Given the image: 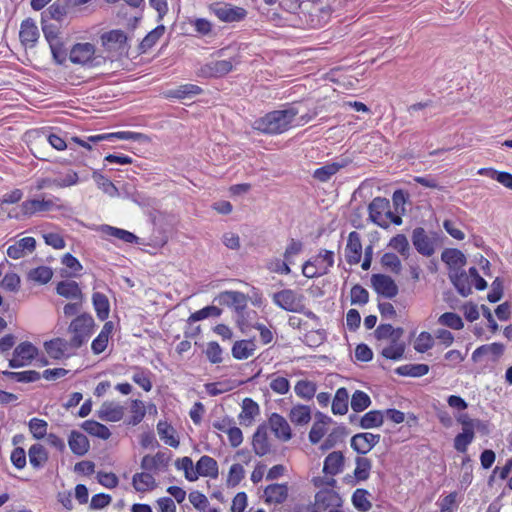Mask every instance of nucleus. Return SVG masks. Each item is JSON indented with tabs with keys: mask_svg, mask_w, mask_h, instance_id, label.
Returning a JSON list of instances; mask_svg holds the SVG:
<instances>
[{
	"mask_svg": "<svg viewBox=\"0 0 512 512\" xmlns=\"http://www.w3.org/2000/svg\"><path fill=\"white\" fill-rule=\"evenodd\" d=\"M298 114V108L291 105L286 109L275 110L256 119L253 122L252 127L264 134H281L292 127Z\"/></svg>",
	"mask_w": 512,
	"mask_h": 512,
	"instance_id": "nucleus-1",
	"label": "nucleus"
},
{
	"mask_svg": "<svg viewBox=\"0 0 512 512\" xmlns=\"http://www.w3.org/2000/svg\"><path fill=\"white\" fill-rule=\"evenodd\" d=\"M369 219L381 228H388L391 223L402 224V218L391 211L390 201L384 197L374 198L369 206Z\"/></svg>",
	"mask_w": 512,
	"mask_h": 512,
	"instance_id": "nucleus-2",
	"label": "nucleus"
},
{
	"mask_svg": "<svg viewBox=\"0 0 512 512\" xmlns=\"http://www.w3.org/2000/svg\"><path fill=\"white\" fill-rule=\"evenodd\" d=\"M69 60L76 65L94 68L106 62V58L97 55L95 46L89 42H80L72 46L69 52Z\"/></svg>",
	"mask_w": 512,
	"mask_h": 512,
	"instance_id": "nucleus-3",
	"label": "nucleus"
},
{
	"mask_svg": "<svg viewBox=\"0 0 512 512\" xmlns=\"http://www.w3.org/2000/svg\"><path fill=\"white\" fill-rule=\"evenodd\" d=\"M95 322L93 317L88 313L77 316L69 325V332L72 334V346L77 349L88 341L93 333Z\"/></svg>",
	"mask_w": 512,
	"mask_h": 512,
	"instance_id": "nucleus-4",
	"label": "nucleus"
},
{
	"mask_svg": "<svg viewBox=\"0 0 512 512\" xmlns=\"http://www.w3.org/2000/svg\"><path fill=\"white\" fill-rule=\"evenodd\" d=\"M101 44L110 58L128 53L127 36L122 30H111L102 34Z\"/></svg>",
	"mask_w": 512,
	"mask_h": 512,
	"instance_id": "nucleus-5",
	"label": "nucleus"
},
{
	"mask_svg": "<svg viewBox=\"0 0 512 512\" xmlns=\"http://www.w3.org/2000/svg\"><path fill=\"white\" fill-rule=\"evenodd\" d=\"M275 305L288 312H304L305 296L293 289H283L273 294Z\"/></svg>",
	"mask_w": 512,
	"mask_h": 512,
	"instance_id": "nucleus-6",
	"label": "nucleus"
},
{
	"mask_svg": "<svg viewBox=\"0 0 512 512\" xmlns=\"http://www.w3.org/2000/svg\"><path fill=\"white\" fill-rule=\"evenodd\" d=\"M248 296L240 291L227 290L219 293L214 302L221 306L233 309L238 315H242L248 304Z\"/></svg>",
	"mask_w": 512,
	"mask_h": 512,
	"instance_id": "nucleus-7",
	"label": "nucleus"
},
{
	"mask_svg": "<svg viewBox=\"0 0 512 512\" xmlns=\"http://www.w3.org/2000/svg\"><path fill=\"white\" fill-rule=\"evenodd\" d=\"M210 9L223 22H239L247 16L244 8L227 3L213 4Z\"/></svg>",
	"mask_w": 512,
	"mask_h": 512,
	"instance_id": "nucleus-8",
	"label": "nucleus"
},
{
	"mask_svg": "<svg viewBox=\"0 0 512 512\" xmlns=\"http://www.w3.org/2000/svg\"><path fill=\"white\" fill-rule=\"evenodd\" d=\"M37 355V348L30 342L20 343L13 352V357L9 360L11 368H18L29 365Z\"/></svg>",
	"mask_w": 512,
	"mask_h": 512,
	"instance_id": "nucleus-9",
	"label": "nucleus"
},
{
	"mask_svg": "<svg viewBox=\"0 0 512 512\" xmlns=\"http://www.w3.org/2000/svg\"><path fill=\"white\" fill-rule=\"evenodd\" d=\"M46 353L53 359L71 356L77 348L72 346L71 340L55 338L44 343Z\"/></svg>",
	"mask_w": 512,
	"mask_h": 512,
	"instance_id": "nucleus-10",
	"label": "nucleus"
},
{
	"mask_svg": "<svg viewBox=\"0 0 512 512\" xmlns=\"http://www.w3.org/2000/svg\"><path fill=\"white\" fill-rule=\"evenodd\" d=\"M412 243L418 253L423 256L430 257L435 252V242L433 238L427 235L426 231L417 227L412 233Z\"/></svg>",
	"mask_w": 512,
	"mask_h": 512,
	"instance_id": "nucleus-11",
	"label": "nucleus"
},
{
	"mask_svg": "<svg viewBox=\"0 0 512 512\" xmlns=\"http://www.w3.org/2000/svg\"><path fill=\"white\" fill-rule=\"evenodd\" d=\"M380 441L379 434L358 433L351 438V447L359 454H366Z\"/></svg>",
	"mask_w": 512,
	"mask_h": 512,
	"instance_id": "nucleus-12",
	"label": "nucleus"
},
{
	"mask_svg": "<svg viewBox=\"0 0 512 512\" xmlns=\"http://www.w3.org/2000/svg\"><path fill=\"white\" fill-rule=\"evenodd\" d=\"M371 282L375 291L386 298H393L398 294V286L390 276L374 274Z\"/></svg>",
	"mask_w": 512,
	"mask_h": 512,
	"instance_id": "nucleus-13",
	"label": "nucleus"
},
{
	"mask_svg": "<svg viewBox=\"0 0 512 512\" xmlns=\"http://www.w3.org/2000/svg\"><path fill=\"white\" fill-rule=\"evenodd\" d=\"M19 38L22 45L26 48L35 47L39 38V30L32 18H27L22 21L20 25Z\"/></svg>",
	"mask_w": 512,
	"mask_h": 512,
	"instance_id": "nucleus-14",
	"label": "nucleus"
},
{
	"mask_svg": "<svg viewBox=\"0 0 512 512\" xmlns=\"http://www.w3.org/2000/svg\"><path fill=\"white\" fill-rule=\"evenodd\" d=\"M269 427L275 437L283 442H287L292 437V432L287 420L278 413H273L268 420Z\"/></svg>",
	"mask_w": 512,
	"mask_h": 512,
	"instance_id": "nucleus-15",
	"label": "nucleus"
},
{
	"mask_svg": "<svg viewBox=\"0 0 512 512\" xmlns=\"http://www.w3.org/2000/svg\"><path fill=\"white\" fill-rule=\"evenodd\" d=\"M362 256V243L360 234L352 231L348 235V241L345 249L346 261L350 265L358 264Z\"/></svg>",
	"mask_w": 512,
	"mask_h": 512,
	"instance_id": "nucleus-16",
	"label": "nucleus"
},
{
	"mask_svg": "<svg viewBox=\"0 0 512 512\" xmlns=\"http://www.w3.org/2000/svg\"><path fill=\"white\" fill-rule=\"evenodd\" d=\"M36 248L33 237H24L7 248V255L12 259H20L32 253Z\"/></svg>",
	"mask_w": 512,
	"mask_h": 512,
	"instance_id": "nucleus-17",
	"label": "nucleus"
},
{
	"mask_svg": "<svg viewBox=\"0 0 512 512\" xmlns=\"http://www.w3.org/2000/svg\"><path fill=\"white\" fill-rule=\"evenodd\" d=\"M56 207L53 199H29L21 204V212L25 216H31L38 212L51 211Z\"/></svg>",
	"mask_w": 512,
	"mask_h": 512,
	"instance_id": "nucleus-18",
	"label": "nucleus"
},
{
	"mask_svg": "<svg viewBox=\"0 0 512 512\" xmlns=\"http://www.w3.org/2000/svg\"><path fill=\"white\" fill-rule=\"evenodd\" d=\"M125 408L119 403L105 401L97 411L98 417L103 421L117 422L124 416Z\"/></svg>",
	"mask_w": 512,
	"mask_h": 512,
	"instance_id": "nucleus-19",
	"label": "nucleus"
},
{
	"mask_svg": "<svg viewBox=\"0 0 512 512\" xmlns=\"http://www.w3.org/2000/svg\"><path fill=\"white\" fill-rule=\"evenodd\" d=\"M121 139V140H132V141H146L148 137L142 133L132 132V131H120L114 133H105L99 135H93L89 137V140L92 143H98L104 140H113V139Z\"/></svg>",
	"mask_w": 512,
	"mask_h": 512,
	"instance_id": "nucleus-20",
	"label": "nucleus"
},
{
	"mask_svg": "<svg viewBox=\"0 0 512 512\" xmlns=\"http://www.w3.org/2000/svg\"><path fill=\"white\" fill-rule=\"evenodd\" d=\"M232 69V60H212L203 66L202 73L209 77H222Z\"/></svg>",
	"mask_w": 512,
	"mask_h": 512,
	"instance_id": "nucleus-21",
	"label": "nucleus"
},
{
	"mask_svg": "<svg viewBox=\"0 0 512 512\" xmlns=\"http://www.w3.org/2000/svg\"><path fill=\"white\" fill-rule=\"evenodd\" d=\"M265 502L269 504H281L288 497L287 484H271L264 490Z\"/></svg>",
	"mask_w": 512,
	"mask_h": 512,
	"instance_id": "nucleus-22",
	"label": "nucleus"
},
{
	"mask_svg": "<svg viewBox=\"0 0 512 512\" xmlns=\"http://www.w3.org/2000/svg\"><path fill=\"white\" fill-rule=\"evenodd\" d=\"M169 457L163 452H157L154 456L145 455L141 460V468L144 471H158L168 466Z\"/></svg>",
	"mask_w": 512,
	"mask_h": 512,
	"instance_id": "nucleus-23",
	"label": "nucleus"
},
{
	"mask_svg": "<svg viewBox=\"0 0 512 512\" xmlns=\"http://www.w3.org/2000/svg\"><path fill=\"white\" fill-rule=\"evenodd\" d=\"M504 352V345L501 343L485 344L478 347L472 353V360L474 362L480 361L483 356H491L492 361L496 362Z\"/></svg>",
	"mask_w": 512,
	"mask_h": 512,
	"instance_id": "nucleus-24",
	"label": "nucleus"
},
{
	"mask_svg": "<svg viewBox=\"0 0 512 512\" xmlns=\"http://www.w3.org/2000/svg\"><path fill=\"white\" fill-rule=\"evenodd\" d=\"M344 455L340 451L331 452L324 460L323 472L335 476L342 472Z\"/></svg>",
	"mask_w": 512,
	"mask_h": 512,
	"instance_id": "nucleus-25",
	"label": "nucleus"
},
{
	"mask_svg": "<svg viewBox=\"0 0 512 512\" xmlns=\"http://www.w3.org/2000/svg\"><path fill=\"white\" fill-rule=\"evenodd\" d=\"M57 293L69 300H83V294L75 281H60L56 287Z\"/></svg>",
	"mask_w": 512,
	"mask_h": 512,
	"instance_id": "nucleus-26",
	"label": "nucleus"
},
{
	"mask_svg": "<svg viewBox=\"0 0 512 512\" xmlns=\"http://www.w3.org/2000/svg\"><path fill=\"white\" fill-rule=\"evenodd\" d=\"M68 444L71 451L78 456L86 454L90 447L87 437L78 431L71 432Z\"/></svg>",
	"mask_w": 512,
	"mask_h": 512,
	"instance_id": "nucleus-27",
	"label": "nucleus"
},
{
	"mask_svg": "<svg viewBox=\"0 0 512 512\" xmlns=\"http://www.w3.org/2000/svg\"><path fill=\"white\" fill-rule=\"evenodd\" d=\"M132 485L137 492H147L155 489L157 483L150 473L140 472L133 475Z\"/></svg>",
	"mask_w": 512,
	"mask_h": 512,
	"instance_id": "nucleus-28",
	"label": "nucleus"
},
{
	"mask_svg": "<svg viewBox=\"0 0 512 512\" xmlns=\"http://www.w3.org/2000/svg\"><path fill=\"white\" fill-rule=\"evenodd\" d=\"M114 329V325L111 321L104 324L99 335L92 341L91 349L94 354L102 353L108 344L109 337Z\"/></svg>",
	"mask_w": 512,
	"mask_h": 512,
	"instance_id": "nucleus-29",
	"label": "nucleus"
},
{
	"mask_svg": "<svg viewBox=\"0 0 512 512\" xmlns=\"http://www.w3.org/2000/svg\"><path fill=\"white\" fill-rule=\"evenodd\" d=\"M196 468L200 476L217 478L218 477V464L217 461L207 455L202 456L196 463Z\"/></svg>",
	"mask_w": 512,
	"mask_h": 512,
	"instance_id": "nucleus-30",
	"label": "nucleus"
},
{
	"mask_svg": "<svg viewBox=\"0 0 512 512\" xmlns=\"http://www.w3.org/2000/svg\"><path fill=\"white\" fill-rule=\"evenodd\" d=\"M253 449L259 456H264L270 451V443L265 427H259L253 435Z\"/></svg>",
	"mask_w": 512,
	"mask_h": 512,
	"instance_id": "nucleus-31",
	"label": "nucleus"
},
{
	"mask_svg": "<svg viewBox=\"0 0 512 512\" xmlns=\"http://www.w3.org/2000/svg\"><path fill=\"white\" fill-rule=\"evenodd\" d=\"M449 277L460 295H462L463 297H467L468 295L471 294V280L469 279L467 273H465L464 271L455 272L453 274H450Z\"/></svg>",
	"mask_w": 512,
	"mask_h": 512,
	"instance_id": "nucleus-32",
	"label": "nucleus"
},
{
	"mask_svg": "<svg viewBox=\"0 0 512 512\" xmlns=\"http://www.w3.org/2000/svg\"><path fill=\"white\" fill-rule=\"evenodd\" d=\"M92 303L97 317L102 321L106 320L110 313V303L107 296L100 292H94L92 295Z\"/></svg>",
	"mask_w": 512,
	"mask_h": 512,
	"instance_id": "nucleus-33",
	"label": "nucleus"
},
{
	"mask_svg": "<svg viewBox=\"0 0 512 512\" xmlns=\"http://www.w3.org/2000/svg\"><path fill=\"white\" fill-rule=\"evenodd\" d=\"M345 166V162H333L326 164L320 168H317L313 173V177L320 182H327L333 175H335L341 168Z\"/></svg>",
	"mask_w": 512,
	"mask_h": 512,
	"instance_id": "nucleus-34",
	"label": "nucleus"
},
{
	"mask_svg": "<svg viewBox=\"0 0 512 512\" xmlns=\"http://www.w3.org/2000/svg\"><path fill=\"white\" fill-rule=\"evenodd\" d=\"M87 179V176L80 177L74 170H68L55 178L52 183L58 188H66L77 185L80 181H86Z\"/></svg>",
	"mask_w": 512,
	"mask_h": 512,
	"instance_id": "nucleus-35",
	"label": "nucleus"
},
{
	"mask_svg": "<svg viewBox=\"0 0 512 512\" xmlns=\"http://www.w3.org/2000/svg\"><path fill=\"white\" fill-rule=\"evenodd\" d=\"M441 259L451 268L464 266L466 263L465 255L458 249H445L441 254Z\"/></svg>",
	"mask_w": 512,
	"mask_h": 512,
	"instance_id": "nucleus-36",
	"label": "nucleus"
},
{
	"mask_svg": "<svg viewBox=\"0 0 512 512\" xmlns=\"http://www.w3.org/2000/svg\"><path fill=\"white\" fill-rule=\"evenodd\" d=\"M29 462L33 468L39 469L48 460L46 449L41 444H34L28 451Z\"/></svg>",
	"mask_w": 512,
	"mask_h": 512,
	"instance_id": "nucleus-37",
	"label": "nucleus"
},
{
	"mask_svg": "<svg viewBox=\"0 0 512 512\" xmlns=\"http://www.w3.org/2000/svg\"><path fill=\"white\" fill-rule=\"evenodd\" d=\"M349 394L347 389L339 388L332 401V412L336 415H344L348 410Z\"/></svg>",
	"mask_w": 512,
	"mask_h": 512,
	"instance_id": "nucleus-38",
	"label": "nucleus"
},
{
	"mask_svg": "<svg viewBox=\"0 0 512 512\" xmlns=\"http://www.w3.org/2000/svg\"><path fill=\"white\" fill-rule=\"evenodd\" d=\"M255 344L252 341L241 340L235 342L232 347V355L235 359L244 360L253 355Z\"/></svg>",
	"mask_w": 512,
	"mask_h": 512,
	"instance_id": "nucleus-39",
	"label": "nucleus"
},
{
	"mask_svg": "<svg viewBox=\"0 0 512 512\" xmlns=\"http://www.w3.org/2000/svg\"><path fill=\"white\" fill-rule=\"evenodd\" d=\"M289 417L292 423L305 425L311 420V409L307 405H296L291 409Z\"/></svg>",
	"mask_w": 512,
	"mask_h": 512,
	"instance_id": "nucleus-40",
	"label": "nucleus"
},
{
	"mask_svg": "<svg viewBox=\"0 0 512 512\" xmlns=\"http://www.w3.org/2000/svg\"><path fill=\"white\" fill-rule=\"evenodd\" d=\"M157 432L162 441L165 444L177 448L179 446V440L174 436L175 430L167 422L160 421L157 424Z\"/></svg>",
	"mask_w": 512,
	"mask_h": 512,
	"instance_id": "nucleus-41",
	"label": "nucleus"
},
{
	"mask_svg": "<svg viewBox=\"0 0 512 512\" xmlns=\"http://www.w3.org/2000/svg\"><path fill=\"white\" fill-rule=\"evenodd\" d=\"M355 464L356 467L353 472L355 479L358 482L366 481L370 476L372 468L371 460L366 457H356Z\"/></svg>",
	"mask_w": 512,
	"mask_h": 512,
	"instance_id": "nucleus-42",
	"label": "nucleus"
},
{
	"mask_svg": "<svg viewBox=\"0 0 512 512\" xmlns=\"http://www.w3.org/2000/svg\"><path fill=\"white\" fill-rule=\"evenodd\" d=\"M82 428L90 435L99 437L103 440H106L111 436V432L108 427L94 420L85 421L82 424Z\"/></svg>",
	"mask_w": 512,
	"mask_h": 512,
	"instance_id": "nucleus-43",
	"label": "nucleus"
},
{
	"mask_svg": "<svg viewBox=\"0 0 512 512\" xmlns=\"http://www.w3.org/2000/svg\"><path fill=\"white\" fill-rule=\"evenodd\" d=\"M92 178L95 181L98 188L101 189L105 194H107L110 197L118 196V189L110 179H108L107 177H105L104 175L100 174L97 171L93 172Z\"/></svg>",
	"mask_w": 512,
	"mask_h": 512,
	"instance_id": "nucleus-44",
	"label": "nucleus"
},
{
	"mask_svg": "<svg viewBox=\"0 0 512 512\" xmlns=\"http://www.w3.org/2000/svg\"><path fill=\"white\" fill-rule=\"evenodd\" d=\"M429 372L427 364H406L396 369V373L401 376L421 377Z\"/></svg>",
	"mask_w": 512,
	"mask_h": 512,
	"instance_id": "nucleus-45",
	"label": "nucleus"
},
{
	"mask_svg": "<svg viewBox=\"0 0 512 512\" xmlns=\"http://www.w3.org/2000/svg\"><path fill=\"white\" fill-rule=\"evenodd\" d=\"M202 92V89L194 84L181 85L176 89L170 90L167 94L168 97L185 99L194 95H198Z\"/></svg>",
	"mask_w": 512,
	"mask_h": 512,
	"instance_id": "nucleus-46",
	"label": "nucleus"
},
{
	"mask_svg": "<svg viewBox=\"0 0 512 512\" xmlns=\"http://www.w3.org/2000/svg\"><path fill=\"white\" fill-rule=\"evenodd\" d=\"M294 390L298 397L309 400L314 397L316 390H317V386L312 381L299 380L296 383Z\"/></svg>",
	"mask_w": 512,
	"mask_h": 512,
	"instance_id": "nucleus-47",
	"label": "nucleus"
},
{
	"mask_svg": "<svg viewBox=\"0 0 512 512\" xmlns=\"http://www.w3.org/2000/svg\"><path fill=\"white\" fill-rule=\"evenodd\" d=\"M389 247L397 251L404 259H407L410 255V245L408 239L403 234H397L390 242Z\"/></svg>",
	"mask_w": 512,
	"mask_h": 512,
	"instance_id": "nucleus-48",
	"label": "nucleus"
},
{
	"mask_svg": "<svg viewBox=\"0 0 512 512\" xmlns=\"http://www.w3.org/2000/svg\"><path fill=\"white\" fill-rule=\"evenodd\" d=\"M369 493L365 489H357L352 495L354 507L361 512H367L371 509L372 504L368 499Z\"/></svg>",
	"mask_w": 512,
	"mask_h": 512,
	"instance_id": "nucleus-49",
	"label": "nucleus"
},
{
	"mask_svg": "<svg viewBox=\"0 0 512 512\" xmlns=\"http://www.w3.org/2000/svg\"><path fill=\"white\" fill-rule=\"evenodd\" d=\"M382 423L383 414L379 410L369 411L360 419V427L363 429L379 427Z\"/></svg>",
	"mask_w": 512,
	"mask_h": 512,
	"instance_id": "nucleus-50",
	"label": "nucleus"
},
{
	"mask_svg": "<svg viewBox=\"0 0 512 512\" xmlns=\"http://www.w3.org/2000/svg\"><path fill=\"white\" fill-rule=\"evenodd\" d=\"M102 231L104 233H106L107 235L115 237V238L122 240L123 242H126V243H133V242L137 241V239H138L136 235H134L133 233H131L127 230L112 227L109 225H104L102 227Z\"/></svg>",
	"mask_w": 512,
	"mask_h": 512,
	"instance_id": "nucleus-51",
	"label": "nucleus"
},
{
	"mask_svg": "<svg viewBox=\"0 0 512 512\" xmlns=\"http://www.w3.org/2000/svg\"><path fill=\"white\" fill-rule=\"evenodd\" d=\"M268 378L270 379L269 386L274 393L284 395L289 392L290 382L287 378L277 374H271Z\"/></svg>",
	"mask_w": 512,
	"mask_h": 512,
	"instance_id": "nucleus-52",
	"label": "nucleus"
},
{
	"mask_svg": "<svg viewBox=\"0 0 512 512\" xmlns=\"http://www.w3.org/2000/svg\"><path fill=\"white\" fill-rule=\"evenodd\" d=\"M165 27L163 25L157 26L155 29L150 31L140 43V48L143 52L151 49L157 41L163 36Z\"/></svg>",
	"mask_w": 512,
	"mask_h": 512,
	"instance_id": "nucleus-53",
	"label": "nucleus"
},
{
	"mask_svg": "<svg viewBox=\"0 0 512 512\" xmlns=\"http://www.w3.org/2000/svg\"><path fill=\"white\" fill-rule=\"evenodd\" d=\"M433 336L426 331L421 332L414 340L413 347L418 353H425L434 346Z\"/></svg>",
	"mask_w": 512,
	"mask_h": 512,
	"instance_id": "nucleus-54",
	"label": "nucleus"
},
{
	"mask_svg": "<svg viewBox=\"0 0 512 512\" xmlns=\"http://www.w3.org/2000/svg\"><path fill=\"white\" fill-rule=\"evenodd\" d=\"M438 323L453 330H460L464 326L462 318L454 312L443 313L438 318Z\"/></svg>",
	"mask_w": 512,
	"mask_h": 512,
	"instance_id": "nucleus-55",
	"label": "nucleus"
},
{
	"mask_svg": "<svg viewBox=\"0 0 512 512\" xmlns=\"http://www.w3.org/2000/svg\"><path fill=\"white\" fill-rule=\"evenodd\" d=\"M222 313V310L217 306H206L194 313H192L188 318V323L197 322L208 317H219Z\"/></svg>",
	"mask_w": 512,
	"mask_h": 512,
	"instance_id": "nucleus-56",
	"label": "nucleus"
},
{
	"mask_svg": "<svg viewBox=\"0 0 512 512\" xmlns=\"http://www.w3.org/2000/svg\"><path fill=\"white\" fill-rule=\"evenodd\" d=\"M3 374L17 382L30 383L41 378V374L35 370H27L22 372L4 371Z\"/></svg>",
	"mask_w": 512,
	"mask_h": 512,
	"instance_id": "nucleus-57",
	"label": "nucleus"
},
{
	"mask_svg": "<svg viewBox=\"0 0 512 512\" xmlns=\"http://www.w3.org/2000/svg\"><path fill=\"white\" fill-rule=\"evenodd\" d=\"M53 276V272L49 267L40 266L35 269H32L28 273V278L31 281L37 282L39 284L48 283Z\"/></svg>",
	"mask_w": 512,
	"mask_h": 512,
	"instance_id": "nucleus-58",
	"label": "nucleus"
},
{
	"mask_svg": "<svg viewBox=\"0 0 512 512\" xmlns=\"http://www.w3.org/2000/svg\"><path fill=\"white\" fill-rule=\"evenodd\" d=\"M397 340L398 339L392 340V343L390 345L382 349V356L391 360H398L402 358L405 351V346L403 343H400Z\"/></svg>",
	"mask_w": 512,
	"mask_h": 512,
	"instance_id": "nucleus-59",
	"label": "nucleus"
},
{
	"mask_svg": "<svg viewBox=\"0 0 512 512\" xmlns=\"http://www.w3.org/2000/svg\"><path fill=\"white\" fill-rule=\"evenodd\" d=\"M371 404L370 397L363 391L357 390L351 398V408L355 412L364 411Z\"/></svg>",
	"mask_w": 512,
	"mask_h": 512,
	"instance_id": "nucleus-60",
	"label": "nucleus"
},
{
	"mask_svg": "<svg viewBox=\"0 0 512 512\" xmlns=\"http://www.w3.org/2000/svg\"><path fill=\"white\" fill-rule=\"evenodd\" d=\"M402 334V328L394 329L393 326L390 324H381L375 330V335L377 339L392 338V340H394L399 339Z\"/></svg>",
	"mask_w": 512,
	"mask_h": 512,
	"instance_id": "nucleus-61",
	"label": "nucleus"
},
{
	"mask_svg": "<svg viewBox=\"0 0 512 512\" xmlns=\"http://www.w3.org/2000/svg\"><path fill=\"white\" fill-rule=\"evenodd\" d=\"M346 435L345 428H336L331 433L328 434L324 442L321 444L320 448L322 451L329 450L336 446L339 442L343 440Z\"/></svg>",
	"mask_w": 512,
	"mask_h": 512,
	"instance_id": "nucleus-62",
	"label": "nucleus"
},
{
	"mask_svg": "<svg viewBox=\"0 0 512 512\" xmlns=\"http://www.w3.org/2000/svg\"><path fill=\"white\" fill-rule=\"evenodd\" d=\"M245 477V470L241 464H233L227 476L226 484L228 487H236Z\"/></svg>",
	"mask_w": 512,
	"mask_h": 512,
	"instance_id": "nucleus-63",
	"label": "nucleus"
},
{
	"mask_svg": "<svg viewBox=\"0 0 512 512\" xmlns=\"http://www.w3.org/2000/svg\"><path fill=\"white\" fill-rule=\"evenodd\" d=\"M475 433L462 431L454 438V449L457 452L465 453L468 446L473 442Z\"/></svg>",
	"mask_w": 512,
	"mask_h": 512,
	"instance_id": "nucleus-64",
	"label": "nucleus"
}]
</instances>
